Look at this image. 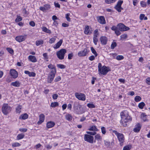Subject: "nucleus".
<instances>
[{
  "label": "nucleus",
  "mask_w": 150,
  "mask_h": 150,
  "mask_svg": "<svg viewBox=\"0 0 150 150\" xmlns=\"http://www.w3.org/2000/svg\"><path fill=\"white\" fill-rule=\"evenodd\" d=\"M95 138L96 139H97L98 140H101L102 139L101 137L99 134H97L95 136Z\"/></svg>",
  "instance_id": "obj_51"
},
{
  "label": "nucleus",
  "mask_w": 150,
  "mask_h": 150,
  "mask_svg": "<svg viewBox=\"0 0 150 150\" xmlns=\"http://www.w3.org/2000/svg\"><path fill=\"white\" fill-rule=\"evenodd\" d=\"M120 115L121 120L120 122L121 123L123 126L126 127L127 126V123L132 120L131 117L129 115L127 111H124L121 112Z\"/></svg>",
  "instance_id": "obj_1"
},
{
  "label": "nucleus",
  "mask_w": 150,
  "mask_h": 150,
  "mask_svg": "<svg viewBox=\"0 0 150 150\" xmlns=\"http://www.w3.org/2000/svg\"><path fill=\"white\" fill-rule=\"evenodd\" d=\"M57 66L58 68L61 69H64L65 68V66L62 64H58L57 65Z\"/></svg>",
  "instance_id": "obj_49"
},
{
  "label": "nucleus",
  "mask_w": 150,
  "mask_h": 150,
  "mask_svg": "<svg viewBox=\"0 0 150 150\" xmlns=\"http://www.w3.org/2000/svg\"><path fill=\"white\" fill-rule=\"evenodd\" d=\"M112 132L115 133L117 137L120 145L122 146L125 140V138L123 134L121 133H119L115 130H113Z\"/></svg>",
  "instance_id": "obj_3"
},
{
  "label": "nucleus",
  "mask_w": 150,
  "mask_h": 150,
  "mask_svg": "<svg viewBox=\"0 0 150 150\" xmlns=\"http://www.w3.org/2000/svg\"><path fill=\"white\" fill-rule=\"evenodd\" d=\"M44 6L46 11L48 10L50 8V5L47 4L44 5Z\"/></svg>",
  "instance_id": "obj_46"
},
{
  "label": "nucleus",
  "mask_w": 150,
  "mask_h": 150,
  "mask_svg": "<svg viewBox=\"0 0 150 150\" xmlns=\"http://www.w3.org/2000/svg\"><path fill=\"white\" fill-rule=\"evenodd\" d=\"M140 4L141 6L143 7H146V2L143 1H141Z\"/></svg>",
  "instance_id": "obj_43"
},
{
  "label": "nucleus",
  "mask_w": 150,
  "mask_h": 150,
  "mask_svg": "<svg viewBox=\"0 0 150 150\" xmlns=\"http://www.w3.org/2000/svg\"><path fill=\"white\" fill-rule=\"evenodd\" d=\"M29 24L32 27H34L35 26V23L33 21H31L29 23Z\"/></svg>",
  "instance_id": "obj_64"
},
{
  "label": "nucleus",
  "mask_w": 150,
  "mask_h": 150,
  "mask_svg": "<svg viewBox=\"0 0 150 150\" xmlns=\"http://www.w3.org/2000/svg\"><path fill=\"white\" fill-rule=\"evenodd\" d=\"M40 9L44 12H45L46 11L44 6H40Z\"/></svg>",
  "instance_id": "obj_61"
},
{
  "label": "nucleus",
  "mask_w": 150,
  "mask_h": 150,
  "mask_svg": "<svg viewBox=\"0 0 150 150\" xmlns=\"http://www.w3.org/2000/svg\"><path fill=\"white\" fill-rule=\"evenodd\" d=\"M117 46V43L115 42H113L111 45V48L113 49Z\"/></svg>",
  "instance_id": "obj_41"
},
{
  "label": "nucleus",
  "mask_w": 150,
  "mask_h": 150,
  "mask_svg": "<svg viewBox=\"0 0 150 150\" xmlns=\"http://www.w3.org/2000/svg\"><path fill=\"white\" fill-rule=\"evenodd\" d=\"M39 121L37 122L38 125H40L45 120V116L43 114H41L39 116Z\"/></svg>",
  "instance_id": "obj_14"
},
{
  "label": "nucleus",
  "mask_w": 150,
  "mask_h": 150,
  "mask_svg": "<svg viewBox=\"0 0 150 150\" xmlns=\"http://www.w3.org/2000/svg\"><path fill=\"white\" fill-rule=\"evenodd\" d=\"M145 105V104L144 102H141V103H139L138 107L142 109L143 108V107Z\"/></svg>",
  "instance_id": "obj_37"
},
{
  "label": "nucleus",
  "mask_w": 150,
  "mask_h": 150,
  "mask_svg": "<svg viewBox=\"0 0 150 150\" xmlns=\"http://www.w3.org/2000/svg\"><path fill=\"white\" fill-rule=\"evenodd\" d=\"M21 84V83L18 81H16L15 82H12L11 83V85L15 87H19Z\"/></svg>",
  "instance_id": "obj_21"
},
{
  "label": "nucleus",
  "mask_w": 150,
  "mask_h": 150,
  "mask_svg": "<svg viewBox=\"0 0 150 150\" xmlns=\"http://www.w3.org/2000/svg\"><path fill=\"white\" fill-rule=\"evenodd\" d=\"M54 5L56 7L60 8V5L58 3H54Z\"/></svg>",
  "instance_id": "obj_58"
},
{
  "label": "nucleus",
  "mask_w": 150,
  "mask_h": 150,
  "mask_svg": "<svg viewBox=\"0 0 150 150\" xmlns=\"http://www.w3.org/2000/svg\"><path fill=\"white\" fill-rule=\"evenodd\" d=\"M62 42V40H60L54 46V48L55 49L58 48L61 45Z\"/></svg>",
  "instance_id": "obj_20"
},
{
  "label": "nucleus",
  "mask_w": 150,
  "mask_h": 150,
  "mask_svg": "<svg viewBox=\"0 0 150 150\" xmlns=\"http://www.w3.org/2000/svg\"><path fill=\"white\" fill-rule=\"evenodd\" d=\"M66 119L69 121H71L72 120V117L70 114H68L65 116Z\"/></svg>",
  "instance_id": "obj_33"
},
{
  "label": "nucleus",
  "mask_w": 150,
  "mask_h": 150,
  "mask_svg": "<svg viewBox=\"0 0 150 150\" xmlns=\"http://www.w3.org/2000/svg\"><path fill=\"white\" fill-rule=\"evenodd\" d=\"M74 108L75 110L77 111L79 109H80L81 107V105L78 103H74Z\"/></svg>",
  "instance_id": "obj_18"
},
{
  "label": "nucleus",
  "mask_w": 150,
  "mask_h": 150,
  "mask_svg": "<svg viewBox=\"0 0 150 150\" xmlns=\"http://www.w3.org/2000/svg\"><path fill=\"white\" fill-rule=\"evenodd\" d=\"M89 52V50H88L87 48H85L83 50L79 52L78 55L79 57H84L86 56Z\"/></svg>",
  "instance_id": "obj_10"
},
{
  "label": "nucleus",
  "mask_w": 150,
  "mask_h": 150,
  "mask_svg": "<svg viewBox=\"0 0 150 150\" xmlns=\"http://www.w3.org/2000/svg\"><path fill=\"white\" fill-rule=\"evenodd\" d=\"M117 27L121 31H124L129 29V28L128 27L126 26L122 23H120L118 24L117 25Z\"/></svg>",
  "instance_id": "obj_6"
},
{
  "label": "nucleus",
  "mask_w": 150,
  "mask_h": 150,
  "mask_svg": "<svg viewBox=\"0 0 150 150\" xmlns=\"http://www.w3.org/2000/svg\"><path fill=\"white\" fill-rule=\"evenodd\" d=\"M123 3V1L122 0H119L117 2V5L121 6L122 4Z\"/></svg>",
  "instance_id": "obj_57"
},
{
  "label": "nucleus",
  "mask_w": 150,
  "mask_h": 150,
  "mask_svg": "<svg viewBox=\"0 0 150 150\" xmlns=\"http://www.w3.org/2000/svg\"><path fill=\"white\" fill-rule=\"evenodd\" d=\"M141 118L144 122L148 121L147 118V115L145 113H142L141 115Z\"/></svg>",
  "instance_id": "obj_22"
},
{
  "label": "nucleus",
  "mask_w": 150,
  "mask_h": 150,
  "mask_svg": "<svg viewBox=\"0 0 150 150\" xmlns=\"http://www.w3.org/2000/svg\"><path fill=\"white\" fill-rule=\"evenodd\" d=\"M28 117V115L26 113L22 114L19 117V119H22L23 120H25Z\"/></svg>",
  "instance_id": "obj_26"
},
{
  "label": "nucleus",
  "mask_w": 150,
  "mask_h": 150,
  "mask_svg": "<svg viewBox=\"0 0 150 150\" xmlns=\"http://www.w3.org/2000/svg\"><path fill=\"white\" fill-rule=\"evenodd\" d=\"M28 59L31 62H35L37 61V59L34 56L30 55L28 57Z\"/></svg>",
  "instance_id": "obj_23"
},
{
  "label": "nucleus",
  "mask_w": 150,
  "mask_h": 150,
  "mask_svg": "<svg viewBox=\"0 0 150 150\" xmlns=\"http://www.w3.org/2000/svg\"><path fill=\"white\" fill-rule=\"evenodd\" d=\"M70 15V14L69 13H67L66 15V18L67 19V21H68L70 22L71 21L70 18L69 17Z\"/></svg>",
  "instance_id": "obj_55"
},
{
  "label": "nucleus",
  "mask_w": 150,
  "mask_h": 150,
  "mask_svg": "<svg viewBox=\"0 0 150 150\" xmlns=\"http://www.w3.org/2000/svg\"><path fill=\"white\" fill-rule=\"evenodd\" d=\"M104 144L105 146H106L107 147L109 148L110 147V146H111L112 145L114 144V143L113 142L110 143L108 141H105Z\"/></svg>",
  "instance_id": "obj_24"
},
{
  "label": "nucleus",
  "mask_w": 150,
  "mask_h": 150,
  "mask_svg": "<svg viewBox=\"0 0 150 150\" xmlns=\"http://www.w3.org/2000/svg\"><path fill=\"white\" fill-rule=\"evenodd\" d=\"M48 67L49 69H52L48 76L47 81L48 82L50 83L53 80L55 76L56 72V69L55 67L52 64L48 65Z\"/></svg>",
  "instance_id": "obj_2"
},
{
  "label": "nucleus",
  "mask_w": 150,
  "mask_h": 150,
  "mask_svg": "<svg viewBox=\"0 0 150 150\" xmlns=\"http://www.w3.org/2000/svg\"><path fill=\"white\" fill-rule=\"evenodd\" d=\"M91 29H90L89 26H87L86 27L84 33L85 34L88 35L90 34L91 33Z\"/></svg>",
  "instance_id": "obj_15"
},
{
  "label": "nucleus",
  "mask_w": 150,
  "mask_h": 150,
  "mask_svg": "<svg viewBox=\"0 0 150 150\" xmlns=\"http://www.w3.org/2000/svg\"><path fill=\"white\" fill-rule=\"evenodd\" d=\"M101 130L102 133L103 134H105L106 132L105 128L104 127H101Z\"/></svg>",
  "instance_id": "obj_47"
},
{
  "label": "nucleus",
  "mask_w": 150,
  "mask_h": 150,
  "mask_svg": "<svg viewBox=\"0 0 150 150\" xmlns=\"http://www.w3.org/2000/svg\"><path fill=\"white\" fill-rule=\"evenodd\" d=\"M117 0H105V2L107 4H110L115 2Z\"/></svg>",
  "instance_id": "obj_39"
},
{
  "label": "nucleus",
  "mask_w": 150,
  "mask_h": 150,
  "mask_svg": "<svg viewBox=\"0 0 150 150\" xmlns=\"http://www.w3.org/2000/svg\"><path fill=\"white\" fill-rule=\"evenodd\" d=\"M124 57L122 55H117L115 59L119 61L121 60H122L124 59Z\"/></svg>",
  "instance_id": "obj_31"
},
{
  "label": "nucleus",
  "mask_w": 150,
  "mask_h": 150,
  "mask_svg": "<svg viewBox=\"0 0 150 150\" xmlns=\"http://www.w3.org/2000/svg\"><path fill=\"white\" fill-rule=\"evenodd\" d=\"M141 128V126L139 123H137L133 129V131L135 132H138L139 131Z\"/></svg>",
  "instance_id": "obj_17"
},
{
  "label": "nucleus",
  "mask_w": 150,
  "mask_h": 150,
  "mask_svg": "<svg viewBox=\"0 0 150 150\" xmlns=\"http://www.w3.org/2000/svg\"><path fill=\"white\" fill-rule=\"evenodd\" d=\"M101 43L103 45H105L107 41V38L105 36L101 37L100 38Z\"/></svg>",
  "instance_id": "obj_16"
},
{
  "label": "nucleus",
  "mask_w": 150,
  "mask_h": 150,
  "mask_svg": "<svg viewBox=\"0 0 150 150\" xmlns=\"http://www.w3.org/2000/svg\"><path fill=\"white\" fill-rule=\"evenodd\" d=\"M19 131L21 132H25L27 131V129L26 128H20L19 129Z\"/></svg>",
  "instance_id": "obj_62"
},
{
  "label": "nucleus",
  "mask_w": 150,
  "mask_h": 150,
  "mask_svg": "<svg viewBox=\"0 0 150 150\" xmlns=\"http://www.w3.org/2000/svg\"><path fill=\"white\" fill-rule=\"evenodd\" d=\"M109 71H110V70L108 67L104 66L102 67L101 69H100V71H98L101 74L105 75Z\"/></svg>",
  "instance_id": "obj_8"
},
{
  "label": "nucleus",
  "mask_w": 150,
  "mask_h": 150,
  "mask_svg": "<svg viewBox=\"0 0 150 150\" xmlns=\"http://www.w3.org/2000/svg\"><path fill=\"white\" fill-rule=\"evenodd\" d=\"M130 148L129 146H126L123 148V150H130Z\"/></svg>",
  "instance_id": "obj_59"
},
{
  "label": "nucleus",
  "mask_w": 150,
  "mask_h": 150,
  "mask_svg": "<svg viewBox=\"0 0 150 150\" xmlns=\"http://www.w3.org/2000/svg\"><path fill=\"white\" fill-rule=\"evenodd\" d=\"M127 37V35L126 34H124L120 36L121 39H126Z\"/></svg>",
  "instance_id": "obj_42"
},
{
  "label": "nucleus",
  "mask_w": 150,
  "mask_h": 150,
  "mask_svg": "<svg viewBox=\"0 0 150 150\" xmlns=\"http://www.w3.org/2000/svg\"><path fill=\"white\" fill-rule=\"evenodd\" d=\"M115 33L118 36L121 34V32L118 29H117L115 31Z\"/></svg>",
  "instance_id": "obj_56"
},
{
  "label": "nucleus",
  "mask_w": 150,
  "mask_h": 150,
  "mask_svg": "<svg viewBox=\"0 0 150 150\" xmlns=\"http://www.w3.org/2000/svg\"><path fill=\"white\" fill-rule=\"evenodd\" d=\"M66 52L67 51L66 49H61L57 52L56 54L57 57L60 60L63 59Z\"/></svg>",
  "instance_id": "obj_5"
},
{
  "label": "nucleus",
  "mask_w": 150,
  "mask_h": 150,
  "mask_svg": "<svg viewBox=\"0 0 150 150\" xmlns=\"http://www.w3.org/2000/svg\"><path fill=\"white\" fill-rule=\"evenodd\" d=\"M43 41L42 40L36 41V45L37 46L42 45L43 44Z\"/></svg>",
  "instance_id": "obj_35"
},
{
  "label": "nucleus",
  "mask_w": 150,
  "mask_h": 150,
  "mask_svg": "<svg viewBox=\"0 0 150 150\" xmlns=\"http://www.w3.org/2000/svg\"><path fill=\"white\" fill-rule=\"evenodd\" d=\"M88 130L90 131H98V129L96 126L94 125L92 126L90 128L88 129Z\"/></svg>",
  "instance_id": "obj_30"
},
{
  "label": "nucleus",
  "mask_w": 150,
  "mask_h": 150,
  "mask_svg": "<svg viewBox=\"0 0 150 150\" xmlns=\"http://www.w3.org/2000/svg\"><path fill=\"white\" fill-rule=\"evenodd\" d=\"M6 50L10 54H13V50L11 48H6Z\"/></svg>",
  "instance_id": "obj_45"
},
{
  "label": "nucleus",
  "mask_w": 150,
  "mask_h": 150,
  "mask_svg": "<svg viewBox=\"0 0 150 150\" xmlns=\"http://www.w3.org/2000/svg\"><path fill=\"white\" fill-rule=\"evenodd\" d=\"M58 96V95L57 94H54L52 95V98L54 99H56Z\"/></svg>",
  "instance_id": "obj_63"
},
{
  "label": "nucleus",
  "mask_w": 150,
  "mask_h": 150,
  "mask_svg": "<svg viewBox=\"0 0 150 150\" xmlns=\"http://www.w3.org/2000/svg\"><path fill=\"white\" fill-rule=\"evenodd\" d=\"M26 36V35H20L16 37L15 39L17 41L19 42H21L24 41L25 39Z\"/></svg>",
  "instance_id": "obj_11"
},
{
  "label": "nucleus",
  "mask_w": 150,
  "mask_h": 150,
  "mask_svg": "<svg viewBox=\"0 0 150 150\" xmlns=\"http://www.w3.org/2000/svg\"><path fill=\"white\" fill-rule=\"evenodd\" d=\"M61 79V77L60 76H58L54 80V81L55 82H57L59 81Z\"/></svg>",
  "instance_id": "obj_60"
},
{
  "label": "nucleus",
  "mask_w": 150,
  "mask_h": 150,
  "mask_svg": "<svg viewBox=\"0 0 150 150\" xmlns=\"http://www.w3.org/2000/svg\"><path fill=\"white\" fill-rule=\"evenodd\" d=\"M94 35L93 38H97L98 35H99V33L98 29H96L93 32Z\"/></svg>",
  "instance_id": "obj_27"
},
{
  "label": "nucleus",
  "mask_w": 150,
  "mask_h": 150,
  "mask_svg": "<svg viewBox=\"0 0 150 150\" xmlns=\"http://www.w3.org/2000/svg\"><path fill=\"white\" fill-rule=\"evenodd\" d=\"M22 20V18L21 16H18L15 19V21L16 22H18Z\"/></svg>",
  "instance_id": "obj_53"
},
{
  "label": "nucleus",
  "mask_w": 150,
  "mask_h": 150,
  "mask_svg": "<svg viewBox=\"0 0 150 150\" xmlns=\"http://www.w3.org/2000/svg\"><path fill=\"white\" fill-rule=\"evenodd\" d=\"M86 133L88 134L91 135H95L96 134V133L95 132H86Z\"/></svg>",
  "instance_id": "obj_52"
},
{
  "label": "nucleus",
  "mask_w": 150,
  "mask_h": 150,
  "mask_svg": "<svg viewBox=\"0 0 150 150\" xmlns=\"http://www.w3.org/2000/svg\"><path fill=\"white\" fill-rule=\"evenodd\" d=\"M141 97L139 96H136L134 98V100L136 102H138L141 100Z\"/></svg>",
  "instance_id": "obj_38"
},
{
  "label": "nucleus",
  "mask_w": 150,
  "mask_h": 150,
  "mask_svg": "<svg viewBox=\"0 0 150 150\" xmlns=\"http://www.w3.org/2000/svg\"><path fill=\"white\" fill-rule=\"evenodd\" d=\"M59 105V104L57 102H52L51 103L50 106L52 107H55Z\"/></svg>",
  "instance_id": "obj_34"
},
{
  "label": "nucleus",
  "mask_w": 150,
  "mask_h": 150,
  "mask_svg": "<svg viewBox=\"0 0 150 150\" xmlns=\"http://www.w3.org/2000/svg\"><path fill=\"white\" fill-rule=\"evenodd\" d=\"M25 136L23 134H18L17 136V139L19 140L23 139Z\"/></svg>",
  "instance_id": "obj_32"
},
{
  "label": "nucleus",
  "mask_w": 150,
  "mask_h": 150,
  "mask_svg": "<svg viewBox=\"0 0 150 150\" xmlns=\"http://www.w3.org/2000/svg\"><path fill=\"white\" fill-rule=\"evenodd\" d=\"M55 40H56V39L55 38H52L50 39L49 42L51 44H52L54 42Z\"/></svg>",
  "instance_id": "obj_54"
},
{
  "label": "nucleus",
  "mask_w": 150,
  "mask_h": 150,
  "mask_svg": "<svg viewBox=\"0 0 150 150\" xmlns=\"http://www.w3.org/2000/svg\"><path fill=\"white\" fill-rule=\"evenodd\" d=\"M22 108V106L21 105H19L16 108V112L17 113H20L21 112V110Z\"/></svg>",
  "instance_id": "obj_28"
},
{
  "label": "nucleus",
  "mask_w": 150,
  "mask_h": 150,
  "mask_svg": "<svg viewBox=\"0 0 150 150\" xmlns=\"http://www.w3.org/2000/svg\"><path fill=\"white\" fill-rule=\"evenodd\" d=\"M43 56L44 57V59L46 60L47 61H48V57L47 53H44L43 54Z\"/></svg>",
  "instance_id": "obj_44"
},
{
  "label": "nucleus",
  "mask_w": 150,
  "mask_h": 150,
  "mask_svg": "<svg viewBox=\"0 0 150 150\" xmlns=\"http://www.w3.org/2000/svg\"><path fill=\"white\" fill-rule=\"evenodd\" d=\"M11 76L14 79L16 78L18 76V73L15 69H11L10 71Z\"/></svg>",
  "instance_id": "obj_12"
},
{
  "label": "nucleus",
  "mask_w": 150,
  "mask_h": 150,
  "mask_svg": "<svg viewBox=\"0 0 150 150\" xmlns=\"http://www.w3.org/2000/svg\"><path fill=\"white\" fill-rule=\"evenodd\" d=\"M75 97L79 100L84 101L86 100V96L84 94L76 93L75 94Z\"/></svg>",
  "instance_id": "obj_7"
},
{
  "label": "nucleus",
  "mask_w": 150,
  "mask_h": 150,
  "mask_svg": "<svg viewBox=\"0 0 150 150\" xmlns=\"http://www.w3.org/2000/svg\"><path fill=\"white\" fill-rule=\"evenodd\" d=\"M98 22L101 24H105L106 21L105 18L103 16H100L97 17Z\"/></svg>",
  "instance_id": "obj_13"
},
{
  "label": "nucleus",
  "mask_w": 150,
  "mask_h": 150,
  "mask_svg": "<svg viewBox=\"0 0 150 150\" xmlns=\"http://www.w3.org/2000/svg\"><path fill=\"white\" fill-rule=\"evenodd\" d=\"M87 106L90 108H94L95 107V105L92 104L88 103L87 105Z\"/></svg>",
  "instance_id": "obj_48"
},
{
  "label": "nucleus",
  "mask_w": 150,
  "mask_h": 150,
  "mask_svg": "<svg viewBox=\"0 0 150 150\" xmlns=\"http://www.w3.org/2000/svg\"><path fill=\"white\" fill-rule=\"evenodd\" d=\"M21 144H19L18 143V142H15L13 143L12 144V146L13 147H17V146H20Z\"/></svg>",
  "instance_id": "obj_40"
},
{
  "label": "nucleus",
  "mask_w": 150,
  "mask_h": 150,
  "mask_svg": "<svg viewBox=\"0 0 150 150\" xmlns=\"http://www.w3.org/2000/svg\"><path fill=\"white\" fill-rule=\"evenodd\" d=\"M91 49L92 53L95 54L96 57H97L98 55V54L94 48L93 47H91Z\"/></svg>",
  "instance_id": "obj_36"
},
{
  "label": "nucleus",
  "mask_w": 150,
  "mask_h": 150,
  "mask_svg": "<svg viewBox=\"0 0 150 150\" xmlns=\"http://www.w3.org/2000/svg\"><path fill=\"white\" fill-rule=\"evenodd\" d=\"M98 41L97 38H93V42L94 44L96 45H97V42Z\"/></svg>",
  "instance_id": "obj_50"
},
{
  "label": "nucleus",
  "mask_w": 150,
  "mask_h": 150,
  "mask_svg": "<svg viewBox=\"0 0 150 150\" xmlns=\"http://www.w3.org/2000/svg\"><path fill=\"white\" fill-rule=\"evenodd\" d=\"M115 8L119 12H120L121 11V9H123V8L121 7V6H120L117 5L115 6Z\"/></svg>",
  "instance_id": "obj_29"
},
{
  "label": "nucleus",
  "mask_w": 150,
  "mask_h": 150,
  "mask_svg": "<svg viewBox=\"0 0 150 150\" xmlns=\"http://www.w3.org/2000/svg\"><path fill=\"white\" fill-rule=\"evenodd\" d=\"M55 125V123L53 122H48L47 124V126L48 128L53 127Z\"/></svg>",
  "instance_id": "obj_25"
},
{
  "label": "nucleus",
  "mask_w": 150,
  "mask_h": 150,
  "mask_svg": "<svg viewBox=\"0 0 150 150\" xmlns=\"http://www.w3.org/2000/svg\"><path fill=\"white\" fill-rule=\"evenodd\" d=\"M24 73L25 74L28 75L30 77H35L36 75L35 73L33 72H30L28 71H25Z\"/></svg>",
  "instance_id": "obj_19"
},
{
  "label": "nucleus",
  "mask_w": 150,
  "mask_h": 150,
  "mask_svg": "<svg viewBox=\"0 0 150 150\" xmlns=\"http://www.w3.org/2000/svg\"><path fill=\"white\" fill-rule=\"evenodd\" d=\"M94 138L92 136L89 134H86L84 136V140L90 143H92L93 142Z\"/></svg>",
  "instance_id": "obj_9"
},
{
  "label": "nucleus",
  "mask_w": 150,
  "mask_h": 150,
  "mask_svg": "<svg viewBox=\"0 0 150 150\" xmlns=\"http://www.w3.org/2000/svg\"><path fill=\"white\" fill-rule=\"evenodd\" d=\"M11 107L7 104H4L2 108V112L5 115H7L11 111Z\"/></svg>",
  "instance_id": "obj_4"
}]
</instances>
